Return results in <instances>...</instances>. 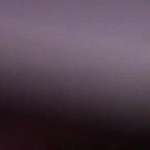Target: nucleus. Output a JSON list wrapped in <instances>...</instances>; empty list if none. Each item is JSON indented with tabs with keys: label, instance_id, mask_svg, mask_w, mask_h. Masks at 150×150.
<instances>
[{
	"label": "nucleus",
	"instance_id": "nucleus-1",
	"mask_svg": "<svg viewBox=\"0 0 150 150\" xmlns=\"http://www.w3.org/2000/svg\"><path fill=\"white\" fill-rule=\"evenodd\" d=\"M111 150H112V100L111 99Z\"/></svg>",
	"mask_w": 150,
	"mask_h": 150
},
{
	"label": "nucleus",
	"instance_id": "nucleus-2",
	"mask_svg": "<svg viewBox=\"0 0 150 150\" xmlns=\"http://www.w3.org/2000/svg\"><path fill=\"white\" fill-rule=\"evenodd\" d=\"M123 141L122 140H120V146L119 148V150H123L122 144Z\"/></svg>",
	"mask_w": 150,
	"mask_h": 150
},
{
	"label": "nucleus",
	"instance_id": "nucleus-3",
	"mask_svg": "<svg viewBox=\"0 0 150 150\" xmlns=\"http://www.w3.org/2000/svg\"><path fill=\"white\" fill-rule=\"evenodd\" d=\"M118 133L120 135H122L124 133V132L123 131L120 130L118 131Z\"/></svg>",
	"mask_w": 150,
	"mask_h": 150
},
{
	"label": "nucleus",
	"instance_id": "nucleus-4",
	"mask_svg": "<svg viewBox=\"0 0 150 150\" xmlns=\"http://www.w3.org/2000/svg\"><path fill=\"white\" fill-rule=\"evenodd\" d=\"M100 108V109H102V108Z\"/></svg>",
	"mask_w": 150,
	"mask_h": 150
},
{
	"label": "nucleus",
	"instance_id": "nucleus-5",
	"mask_svg": "<svg viewBox=\"0 0 150 150\" xmlns=\"http://www.w3.org/2000/svg\"><path fill=\"white\" fill-rule=\"evenodd\" d=\"M113 65H114V63H113Z\"/></svg>",
	"mask_w": 150,
	"mask_h": 150
},
{
	"label": "nucleus",
	"instance_id": "nucleus-6",
	"mask_svg": "<svg viewBox=\"0 0 150 150\" xmlns=\"http://www.w3.org/2000/svg\"><path fill=\"white\" fill-rule=\"evenodd\" d=\"M113 65H114V63H113Z\"/></svg>",
	"mask_w": 150,
	"mask_h": 150
},
{
	"label": "nucleus",
	"instance_id": "nucleus-7",
	"mask_svg": "<svg viewBox=\"0 0 150 150\" xmlns=\"http://www.w3.org/2000/svg\"><path fill=\"white\" fill-rule=\"evenodd\" d=\"M113 65H114V63H113Z\"/></svg>",
	"mask_w": 150,
	"mask_h": 150
}]
</instances>
